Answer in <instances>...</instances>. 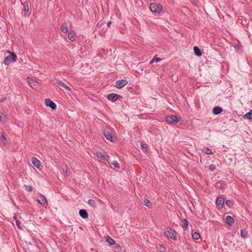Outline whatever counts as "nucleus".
Wrapping results in <instances>:
<instances>
[{"instance_id":"50","label":"nucleus","mask_w":252,"mask_h":252,"mask_svg":"<svg viewBox=\"0 0 252 252\" xmlns=\"http://www.w3.org/2000/svg\"><path fill=\"white\" fill-rule=\"evenodd\" d=\"M132 222H133V224H134V222H135L136 221H132Z\"/></svg>"},{"instance_id":"38","label":"nucleus","mask_w":252,"mask_h":252,"mask_svg":"<svg viewBox=\"0 0 252 252\" xmlns=\"http://www.w3.org/2000/svg\"><path fill=\"white\" fill-rule=\"evenodd\" d=\"M105 23V22H101L100 23V22H98L97 25H96V26L98 28H101L102 27V25Z\"/></svg>"},{"instance_id":"35","label":"nucleus","mask_w":252,"mask_h":252,"mask_svg":"<svg viewBox=\"0 0 252 252\" xmlns=\"http://www.w3.org/2000/svg\"><path fill=\"white\" fill-rule=\"evenodd\" d=\"M25 187H26V189L27 191H30V192L32 191L33 188L31 186H30V185L25 186Z\"/></svg>"},{"instance_id":"10","label":"nucleus","mask_w":252,"mask_h":252,"mask_svg":"<svg viewBox=\"0 0 252 252\" xmlns=\"http://www.w3.org/2000/svg\"><path fill=\"white\" fill-rule=\"evenodd\" d=\"M45 103L46 106L50 107L52 110H55L57 108L56 103L49 98H46L45 100Z\"/></svg>"},{"instance_id":"27","label":"nucleus","mask_w":252,"mask_h":252,"mask_svg":"<svg viewBox=\"0 0 252 252\" xmlns=\"http://www.w3.org/2000/svg\"><path fill=\"white\" fill-rule=\"evenodd\" d=\"M192 237L193 239L196 240L199 239V238L200 237V234L196 232H194L192 234Z\"/></svg>"},{"instance_id":"44","label":"nucleus","mask_w":252,"mask_h":252,"mask_svg":"<svg viewBox=\"0 0 252 252\" xmlns=\"http://www.w3.org/2000/svg\"><path fill=\"white\" fill-rule=\"evenodd\" d=\"M154 62H155V60H154V58H153V59H152L150 61L149 63H150V64H152Z\"/></svg>"},{"instance_id":"42","label":"nucleus","mask_w":252,"mask_h":252,"mask_svg":"<svg viewBox=\"0 0 252 252\" xmlns=\"http://www.w3.org/2000/svg\"><path fill=\"white\" fill-rule=\"evenodd\" d=\"M6 100V97H3L0 100V102H3Z\"/></svg>"},{"instance_id":"14","label":"nucleus","mask_w":252,"mask_h":252,"mask_svg":"<svg viewBox=\"0 0 252 252\" xmlns=\"http://www.w3.org/2000/svg\"><path fill=\"white\" fill-rule=\"evenodd\" d=\"M79 215L84 219L88 218V213L85 209H81L79 211Z\"/></svg>"},{"instance_id":"12","label":"nucleus","mask_w":252,"mask_h":252,"mask_svg":"<svg viewBox=\"0 0 252 252\" xmlns=\"http://www.w3.org/2000/svg\"><path fill=\"white\" fill-rule=\"evenodd\" d=\"M32 161L33 165L37 168L40 169L42 167L41 165L40 161L35 157H32Z\"/></svg>"},{"instance_id":"4","label":"nucleus","mask_w":252,"mask_h":252,"mask_svg":"<svg viewBox=\"0 0 252 252\" xmlns=\"http://www.w3.org/2000/svg\"><path fill=\"white\" fill-rule=\"evenodd\" d=\"M27 82L33 89L36 90L37 89L39 83L36 80L32 79L30 77H28L27 78Z\"/></svg>"},{"instance_id":"7","label":"nucleus","mask_w":252,"mask_h":252,"mask_svg":"<svg viewBox=\"0 0 252 252\" xmlns=\"http://www.w3.org/2000/svg\"><path fill=\"white\" fill-rule=\"evenodd\" d=\"M224 202H225V199L223 197H220V196L218 197L217 198V200L216 201V205L217 208L219 210L223 208V206L224 204Z\"/></svg>"},{"instance_id":"22","label":"nucleus","mask_w":252,"mask_h":252,"mask_svg":"<svg viewBox=\"0 0 252 252\" xmlns=\"http://www.w3.org/2000/svg\"><path fill=\"white\" fill-rule=\"evenodd\" d=\"M61 30L64 33H67L68 32L67 25L65 24L62 25L61 27Z\"/></svg>"},{"instance_id":"28","label":"nucleus","mask_w":252,"mask_h":252,"mask_svg":"<svg viewBox=\"0 0 252 252\" xmlns=\"http://www.w3.org/2000/svg\"><path fill=\"white\" fill-rule=\"evenodd\" d=\"M226 205L229 208H231L233 205V202L230 200H227L225 201Z\"/></svg>"},{"instance_id":"9","label":"nucleus","mask_w":252,"mask_h":252,"mask_svg":"<svg viewBox=\"0 0 252 252\" xmlns=\"http://www.w3.org/2000/svg\"><path fill=\"white\" fill-rule=\"evenodd\" d=\"M127 83L128 82L126 80H118L116 82V87L118 89H121L126 86Z\"/></svg>"},{"instance_id":"36","label":"nucleus","mask_w":252,"mask_h":252,"mask_svg":"<svg viewBox=\"0 0 252 252\" xmlns=\"http://www.w3.org/2000/svg\"><path fill=\"white\" fill-rule=\"evenodd\" d=\"M112 164L113 165H114V166L116 168H117V169H119L120 168V165H119V164L118 163V162L116 161L113 162Z\"/></svg>"},{"instance_id":"1","label":"nucleus","mask_w":252,"mask_h":252,"mask_svg":"<svg viewBox=\"0 0 252 252\" xmlns=\"http://www.w3.org/2000/svg\"><path fill=\"white\" fill-rule=\"evenodd\" d=\"M151 11L155 15H159L163 7L162 4L157 3H152L150 5Z\"/></svg>"},{"instance_id":"31","label":"nucleus","mask_w":252,"mask_h":252,"mask_svg":"<svg viewBox=\"0 0 252 252\" xmlns=\"http://www.w3.org/2000/svg\"><path fill=\"white\" fill-rule=\"evenodd\" d=\"M1 140L4 144H5L7 143V139L5 136L4 133L3 132L1 134Z\"/></svg>"},{"instance_id":"46","label":"nucleus","mask_w":252,"mask_h":252,"mask_svg":"<svg viewBox=\"0 0 252 252\" xmlns=\"http://www.w3.org/2000/svg\"><path fill=\"white\" fill-rule=\"evenodd\" d=\"M191 2L194 4H196V0H192V1H191Z\"/></svg>"},{"instance_id":"49","label":"nucleus","mask_w":252,"mask_h":252,"mask_svg":"<svg viewBox=\"0 0 252 252\" xmlns=\"http://www.w3.org/2000/svg\"><path fill=\"white\" fill-rule=\"evenodd\" d=\"M184 220V221H185V220H187L185 219H184L183 220Z\"/></svg>"},{"instance_id":"41","label":"nucleus","mask_w":252,"mask_h":252,"mask_svg":"<svg viewBox=\"0 0 252 252\" xmlns=\"http://www.w3.org/2000/svg\"><path fill=\"white\" fill-rule=\"evenodd\" d=\"M229 226L233 225L235 221H225Z\"/></svg>"},{"instance_id":"39","label":"nucleus","mask_w":252,"mask_h":252,"mask_svg":"<svg viewBox=\"0 0 252 252\" xmlns=\"http://www.w3.org/2000/svg\"><path fill=\"white\" fill-rule=\"evenodd\" d=\"M154 59L155 60V62H156V63H158V62H159L161 61V59H160L159 58H157V57H154Z\"/></svg>"},{"instance_id":"5","label":"nucleus","mask_w":252,"mask_h":252,"mask_svg":"<svg viewBox=\"0 0 252 252\" xmlns=\"http://www.w3.org/2000/svg\"><path fill=\"white\" fill-rule=\"evenodd\" d=\"M165 121L170 124H176L179 121V119L175 115H169L165 118Z\"/></svg>"},{"instance_id":"8","label":"nucleus","mask_w":252,"mask_h":252,"mask_svg":"<svg viewBox=\"0 0 252 252\" xmlns=\"http://www.w3.org/2000/svg\"><path fill=\"white\" fill-rule=\"evenodd\" d=\"M106 97L109 101L111 102H115L119 98H122V96L115 93H111L108 94Z\"/></svg>"},{"instance_id":"29","label":"nucleus","mask_w":252,"mask_h":252,"mask_svg":"<svg viewBox=\"0 0 252 252\" xmlns=\"http://www.w3.org/2000/svg\"><path fill=\"white\" fill-rule=\"evenodd\" d=\"M248 235V232L246 230L241 229V236L243 238L247 237Z\"/></svg>"},{"instance_id":"13","label":"nucleus","mask_w":252,"mask_h":252,"mask_svg":"<svg viewBox=\"0 0 252 252\" xmlns=\"http://www.w3.org/2000/svg\"><path fill=\"white\" fill-rule=\"evenodd\" d=\"M222 111V108L218 106H215L213 109V113L214 115H219L220 114Z\"/></svg>"},{"instance_id":"40","label":"nucleus","mask_w":252,"mask_h":252,"mask_svg":"<svg viewBox=\"0 0 252 252\" xmlns=\"http://www.w3.org/2000/svg\"><path fill=\"white\" fill-rule=\"evenodd\" d=\"M188 222L189 221H184V223L183 226L184 228H187L188 227Z\"/></svg>"},{"instance_id":"34","label":"nucleus","mask_w":252,"mask_h":252,"mask_svg":"<svg viewBox=\"0 0 252 252\" xmlns=\"http://www.w3.org/2000/svg\"><path fill=\"white\" fill-rule=\"evenodd\" d=\"M209 168L211 171H214L216 169V166L214 164H211L209 165Z\"/></svg>"},{"instance_id":"25","label":"nucleus","mask_w":252,"mask_h":252,"mask_svg":"<svg viewBox=\"0 0 252 252\" xmlns=\"http://www.w3.org/2000/svg\"><path fill=\"white\" fill-rule=\"evenodd\" d=\"M202 151L206 155H211L213 153L212 151L208 148H204Z\"/></svg>"},{"instance_id":"21","label":"nucleus","mask_w":252,"mask_h":252,"mask_svg":"<svg viewBox=\"0 0 252 252\" xmlns=\"http://www.w3.org/2000/svg\"><path fill=\"white\" fill-rule=\"evenodd\" d=\"M237 54H242L243 52V47L240 45L239 42L237 40Z\"/></svg>"},{"instance_id":"48","label":"nucleus","mask_w":252,"mask_h":252,"mask_svg":"<svg viewBox=\"0 0 252 252\" xmlns=\"http://www.w3.org/2000/svg\"><path fill=\"white\" fill-rule=\"evenodd\" d=\"M240 21H241V20H240L239 19H237V22H239Z\"/></svg>"},{"instance_id":"19","label":"nucleus","mask_w":252,"mask_h":252,"mask_svg":"<svg viewBox=\"0 0 252 252\" xmlns=\"http://www.w3.org/2000/svg\"><path fill=\"white\" fill-rule=\"evenodd\" d=\"M96 156L98 158H100L102 160L105 159V154L100 151L96 152Z\"/></svg>"},{"instance_id":"3","label":"nucleus","mask_w":252,"mask_h":252,"mask_svg":"<svg viewBox=\"0 0 252 252\" xmlns=\"http://www.w3.org/2000/svg\"><path fill=\"white\" fill-rule=\"evenodd\" d=\"M165 234L169 238L174 240H177V232L171 228H167L164 232Z\"/></svg>"},{"instance_id":"45","label":"nucleus","mask_w":252,"mask_h":252,"mask_svg":"<svg viewBox=\"0 0 252 252\" xmlns=\"http://www.w3.org/2000/svg\"><path fill=\"white\" fill-rule=\"evenodd\" d=\"M6 53H9L10 55H11V54L14 53L13 52H12L9 50H7Z\"/></svg>"},{"instance_id":"51","label":"nucleus","mask_w":252,"mask_h":252,"mask_svg":"<svg viewBox=\"0 0 252 252\" xmlns=\"http://www.w3.org/2000/svg\"><path fill=\"white\" fill-rule=\"evenodd\" d=\"M161 247H162L163 249H165V248L162 247L161 246Z\"/></svg>"},{"instance_id":"16","label":"nucleus","mask_w":252,"mask_h":252,"mask_svg":"<svg viewBox=\"0 0 252 252\" xmlns=\"http://www.w3.org/2000/svg\"><path fill=\"white\" fill-rule=\"evenodd\" d=\"M57 83L58 85L64 88L66 90L69 91H71V89L68 86H67L66 84H65L62 81L58 79L57 80Z\"/></svg>"},{"instance_id":"6","label":"nucleus","mask_w":252,"mask_h":252,"mask_svg":"<svg viewBox=\"0 0 252 252\" xmlns=\"http://www.w3.org/2000/svg\"><path fill=\"white\" fill-rule=\"evenodd\" d=\"M103 134L105 138L111 141V142H114L115 140H116L117 138L115 137V136L113 134L112 132L108 131V130H104L103 132Z\"/></svg>"},{"instance_id":"2","label":"nucleus","mask_w":252,"mask_h":252,"mask_svg":"<svg viewBox=\"0 0 252 252\" xmlns=\"http://www.w3.org/2000/svg\"><path fill=\"white\" fill-rule=\"evenodd\" d=\"M17 60V55L15 53H12L4 58L3 63L5 65H8L10 63L15 62Z\"/></svg>"},{"instance_id":"15","label":"nucleus","mask_w":252,"mask_h":252,"mask_svg":"<svg viewBox=\"0 0 252 252\" xmlns=\"http://www.w3.org/2000/svg\"><path fill=\"white\" fill-rule=\"evenodd\" d=\"M193 51L195 55H196L197 57H200L202 56V52L198 47L194 46L193 47Z\"/></svg>"},{"instance_id":"32","label":"nucleus","mask_w":252,"mask_h":252,"mask_svg":"<svg viewBox=\"0 0 252 252\" xmlns=\"http://www.w3.org/2000/svg\"><path fill=\"white\" fill-rule=\"evenodd\" d=\"M141 147L143 151L145 152L147 150V146L146 144L141 143Z\"/></svg>"},{"instance_id":"18","label":"nucleus","mask_w":252,"mask_h":252,"mask_svg":"<svg viewBox=\"0 0 252 252\" xmlns=\"http://www.w3.org/2000/svg\"><path fill=\"white\" fill-rule=\"evenodd\" d=\"M142 204L148 207L149 208H151L152 207V202L147 199H144L142 201Z\"/></svg>"},{"instance_id":"30","label":"nucleus","mask_w":252,"mask_h":252,"mask_svg":"<svg viewBox=\"0 0 252 252\" xmlns=\"http://www.w3.org/2000/svg\"><path fill=\"white\" fill-rule=\"evenodd\" d=\"M16 225L19 229L23 230L24 226L22 224V221H15Z\"/></svg>"},{"instance_id":"20","label":"nucleus","mask_w":252,"mask_h":252,"mask_svg":"<svg viewBox=\"0 0 252 252\" xmlns=\"http://www.w3.org/2000/svg\"><path fill=\"white\" fill-rule=\"evenodd\" d=\"M244 117L249 120L252 121V110H250L249 112L245 114L244 115Z\"/></svg>"},{"instance_id":"26","label":"nucleus","mask_w":252,"mask_h":252,"mask_svg":"<svg viewBox=\"0 0 252 252\" xmlns=\"http://www.w3.org/2000/svg\"><path fill=\"white\" fill-rule=\"evenodd\" d=\"M6 119L5 115L2 113H0V121L2 123H4L6 121Z\"/></svg>"},{"instance_id":"43","label":"nucleus","mask_w":252,"mask_h":252,"mask_svg":"<svg viewBox=\"0 0 252 252\" xmlns=\"http://www.w3.org/2000/svg\"><path fill=\"white\" fill-rule=\"evenodd\" d=\"M111 25V22L109 21L107 23V26L108 28H109L110 27V25Z\"/></svg>"},{"instance_id":"37","label":"nucleus","mask_w":252,"mask_h":252,"mask_svg":"<svg viewBox=\"0 0 252 252\" xmlns=\"http://www.w3.org/2000/svg\"><path fill=\"white\" fill-rule=\"evenodd\" d=\"M224 220H234L232 217L227 216Z\"/></svg>"},{"instance_id":"33","label":"nucleus","mask_w":252,"mask_h":252,"mask_svg":"<svg viewBox=\"0 0 252 252\" xmlns=\"http://www.w3.org/2000/svg\"><path fill=\"white\" fill-rule=\"evenodd\" d=\"M22 4L24 5V9L23 10L25 12H28L29 10V7L28 4L26 5L25 4V3H23L22 2Z\"/></svg>"},{"instance_id":"17","label":"nucleus","mask_w":252,"mask_h":252,"mask_svg":"<svg viewBox=\"0 0 252 252\" xmlns=\"http://www.w3.org/2000/svg\"><path fill=\"white\" fill-rule=\"evenodd\" d=\"M76 35L75 32L74 31H71L68 33V38L71 41H73L75 40V36Z\"/></svg>"},{"instance_id":"47","label":"nucleus","mask_w":252,"mask_h":252,"mask_svg":"<svg viewBox=\"0 0 252 252\" xmlns=\"http://www.w3.org/2000/svg\"><path fill=\"white\" fill-rule=\"evenodd\" d=\"M144 227V225H142V226L140 225L139 226H137V228H141V227Z\"/></svg>"},{"instance_id":"24","label":"nucleus","mask_w":252,"mask_h":252,"mask_svg":"<svg viewBox=\"0 0 252 252\" xmlns=\"http://www.w3.org/2000/svg\"><path fill=\"white\" fill-rule=\"evenodd\" d=\"M106 242L108 243L110 245H112L115 244V240L110 238L109 236L107 237V238L106 239Z\"/></svg>"},{"instance_id":"11","label":"nucleus","mask_w":252,"mask_h":252,"mask_svg":"<svg viewBox=\"0 0 252 252\" xmlns=\"http://www.w3.org/2000/svg\"><path fill=\"white\" fill-rule=\"evenodd\" d=\"M38 202L41 205H47V201L45 197L42 194H39L37 197Z\"/></svg>"},{"instance_id":"23","label":"nucleus","mask_w":252,"mask_h":252,"mask_svg":"<svg viewBox=\"0 0 252 252\" xmlns=\"http://www.w3.org/2000/svg\"><path fill=\"white\" fill-rule=\"evenodd\" d=\"M88 204L94 208L96 207L95 201L93 199H89L88 201Z\"/></svg>"}]
</instances>
